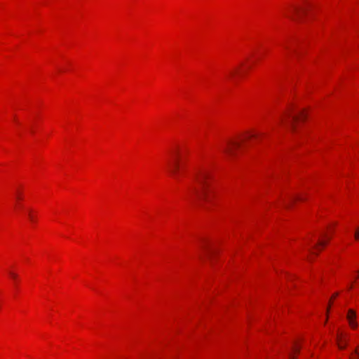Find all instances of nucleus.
I'll return each instance as SVG.
<instances>
[{"instance_id": "obj_20", "label": "nucleus", "mask_w": 359, "mask_h": 359, "mask_svg": "<svg viewBox=\"0 0 359 359\" xmlns=\"http://www.w3.org/2000/svg\"><path fill=\"white\" fill-rule=\"evenodd\" d=\"M20 194H19L18 192H17V199H20Z\"/></svg>"}, {"instance_id": "obj_21", "label": "nucleus", "mask_w": 359, "mask_h": 359, "mask_svg": "<svg viewBox=\"0 0 359 359\" xmlns=\"http://www.w3.org/2000/svg\"><path fill=\"white\" fill-rule=\"evenodd\" d=\"M290 359H295V358H294V357H293L291 354L290 355Z\"/></svg>"}, {"instance_id": "obj_15", "label": "nucleus", "mask_w": 359, "mask_h": 359, "mask_svg": "<svg viewBox=\"0 0 359 359\" xmlns=\"http://www.w3.org/2000/svg\"><path fill=\"white\" fill-rule=\"evenodd\" d=\"M29 217L32 222H34V217L31 214L29 215Z\"/></svg>"}, {"instance_id": "obj_18", "label": "nucleus", "mask_w": 359, "mask_h": 359, "mask_svg": "<svg viewBox=\"0 0 359 359\" xmlns=\"http://www.w3.org/2000/svg\"><path fill=\"white\" fill-rule=\"evenodd\" d=\"M351 359H358V356L355 357V356H353V355H351Z\"/></svg>"}, {"instance_id": "obj_3", "label": "nucleus", "mask_w": 359, "mask_h": 359, "mask_svg": "<svg viewBox=\"0 0 359 359\" xmlns=\"http://www.w3.org/2000/svg\"><path fill=\"white\" fill-rule=\"evenodd\" d=\"M285 116L290 119L289 123L291 127V129L294 131L295 130V125L298 121L304 120L305 118L304 112H300L299 115H293L290 112H287L285 114Z\"/></svg>"}, {"instance_id": "obj_4", "label": "nucleus", "mask_w": 359, "mask_h": 359, "mask_svg": "<svg viewBox=\"0 0 359 359\" xmlns=\"http://www.w3.org/2000/svg\"><path fill=\"white\" fill-rule=\"evenodd\" d=\"M241 146V143L237 142L231 141L227 143V145L224 148V152L229 156H233L235 155V151Z\"/></svg>"}, {"instance_id": "obj_1", "label": "nucleus", "mask_w": 359, "mask_h": 359, "mask_svg": "<svg viewBox=\"0 0 359 359\" xmlns=\"http://www.w3.org/2000/svg\"><path fill=\"white\" fill-rule=\"evenodd\" d=\"M208 174L203 171H198L196 175L195 181L196 184L190 189L191 200L193 202L197 200L210 202V198L208 194Z\"/></svg>"}, {"instance_id": "obj_2", "label": "nucleus", "mask_w": 359, "mask_h": 359, "mask_svg": "<svg viewBox=\"0 0 359 359\" xmlns=\"http://www.w3.org/2000/svg\"><path fill=\"white\" fill-rule=\"evenodd\" d=\"M180 168V158L179 154L176 153H173L172 156V159L169 162V170L170 172L175 175L177 176L178 171Z\"/></svg>"}, {"instance_id": "obj_16", "label": "nucleus", "mask_w": 359, "mask_h": 359, "mask_svg": "<svg viewBox=\"0 0 359 359\" xmlns=\"http://www.w3.org/2000/svg\"><path fill=\"white\" fill-rule=\"evenodd\" d=\"M309 252H310L311 254H312V255H315V254H316V252H315L313 251V249H311V248L309 249Z\"/></svg>"}, {"instance_id": "obj_12", "label": "nucleus", "mask_w": 359, "mask_h": 359, "mask_svg": "<svg viewBox=\"0 0 359 359\" xmlns=\"http://www.w3.org/2000/svg\"><path fill=\"white\" fill-rule=\"evenodd\" d=\"M238 71V69H235L233 70H232L231 72H230V76H233L234 74H236Z\"/></svg>"}, {"instance_id": "obj_19", "label": "nucleus", "mask_w": 359, "mask_h": 359, "mask_svg": "<svg viewBox=\"0 0 359 359\" xmlns=\"http://www.w3.org/2000/svg\"><path fill=\"white\" fill-rule=\"evenodd\" d=\"M207 254H208L207 255H208V257H210V255H210V254H211V252H209V251L207 250Z\"/></svg>"}, {"instance_id": "obj_11", "label": "nucleus", "mask_w": 359, "mask_h": 359, "mask_svg": "<svg viewBox=\"0 0 359 359\" xmlns=\"http://www.w3.org/2000/svg\"><path fill=\"white\" fill-rule=\"evenodd\" d=\"M355 238L357 240H359V228L355 231Z\"/></svg>"}, {"instance_id": "obj_7", "label": "nucleus", "mask_w": 359, "mask_h": 359, "mask_svg": "<svg viewBox=\"0 0 359 359\" xmlns=\"http://www.w3.org/2000/svg\"><path fill=\"white\" fill-rule=\"evenodd\" d=\"M303 200H304V198L302 196H292L290 198L289 203L287 204V205H289L290 203H293L295 201H303Z\"/></svg>"}, {"instance_id": "obj_23", "label": "nucleus", "mask_w": 359, "mask_h": 359, "mask_svg": "<svg viewBox=\"0 0 359 359\" xmlns=\"http://www.w3.org/2000/svg\"><path fill=\"white\" fill-rule=\"evenodd\" d=\"M284 121V117H281L280 118V122H283Z\"/></svg>"}, {"instance_id": "obj_10", "label": "nucleus", "mask_w": 359, "mask_h": 359, "mask_svg": "<svg viewBox=\"0 0 359 359\" xmlns=\"http://www.w3.org/2000/svg\"><path fill=\"white\" fill-rule=\"evenodd\" d=\"M257 136V134H255V133H249L248 135H246L244 138L243 139V141H245V140H248V139H250V138H252V137H255Z\"/></svg>"}, {"instance_id": "obj_8", "label": "nucleus", "mask_w": 359, "mask_h": 359, "mask_svg": "<svg viewBox=\"0 0 359 359\" xmlns=\"http://www.w3.org/2000/svg\"><path fill=\"white\" fill-rule=\"evenodd\" d=\"M8 273H9V276L13 280V281H14V283L15 284L17 283V281H18V276L15 273H14L13 271H9Z\"/></svg>"}, {"instance_id": "obj_6", "label": "nucleus", "mask_w": 359, "mask_h": 359, "mask_svg": "<svg viewBox=\"0 0 359 359\" xmlns=\"http://www.w3.org/2000/svg\"><path fill=\"white\" fill-rule=\"evenodd\" d=\"M306 8L299 6H293L292 8V12L294 16H292L291 18L295 20V18H299L302 14L304 13Z\"/></svg>"}, {"instance_id": "obj_9", "label": "nucleus", "mask_w": 359, "mask_h": 359, "mask_svg": "<svg viewBox=\"0 0 359 359\" xmlns=\"http://www.w3.org/2000/svg\"><path fill=\"white\" fill-rule=\"evenodd\" d=\"M326 243H327V242H326V241H320H320H318V242L315 245L314 248H315V249H319V247H320V246H324V245H326Z\"/></svg>"}, {"instance_id": "obj_17", "label": "nucleus", "mask_w": 359, "mask_h": 359, "mask_svg": "<svg viewBox=\"0 0 359 359\" xmlns=\"http://www.w3.org/2000/svg\"><path fill=\"white\" fill-rule=\"evenodd\" d=\"M355 354L359 355V346L355 349Z\"/></svg>"}, {"instance_id": "obj_14", "label": "nucleus", "mask_w": 359, "mask_h": 359, "mask_svg": "<svg viewBox=\"0 0 359 359\" xmlns=\"http://www.w3.org/2000/svg\"><path fill=\"white\" fill-rule=\"evenodd\" d=\"M293 351L296 352V353H299V348H297L296 346H294L293 347Z\"/></svg>"}, {"instance_id": "obj_5", "label": "nucleus", "mask_w": 359, "mask_h": 359, "mask_svg": "<svg viewBox=\"0 0 359 359\" xmlns=\"http://www.w3.org/2000/svg\"><path fill=\"white\" fill-rule=\"evenodd\" d=\"M356 313L353 309H349L347 313V319L349 325L352 328H356L358 326L357 322L355 321Z\"/></svg>"}, {"instance_id": "obj_13", "label": "nucleus", "mask_w": 359, "mask_h": 359, "mask_svg": "<svg viewBox=\"0 0 359 359\" xmlns=\"http://www.w3.org/2000/svg\"><path fill=\"white\" fill-rule=\"evenodd\" d=\"M338 346L340 349H344L346 347V345H342L339 342L338 343Z\"/></svg>"}, {"instance_id": "obj_22", "label": "nucleus", "mask_w": 359, "mask_h": 359, "mask_svg": "<svg viewBox=\"0 0 359 359\" xmlns=\"http://www.w3.org/2000/svg\"><path fill=\"white\" fill-rule=\"evenodd\" d=\"M337 295H338V293H335V294L333 295V297H333V298H334V297H337Z\"/></svg>"}]
</instances>
